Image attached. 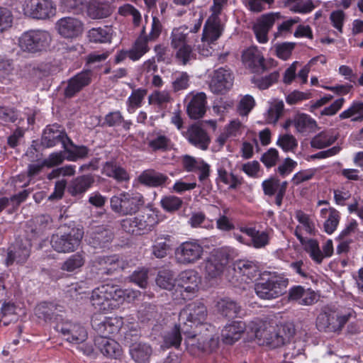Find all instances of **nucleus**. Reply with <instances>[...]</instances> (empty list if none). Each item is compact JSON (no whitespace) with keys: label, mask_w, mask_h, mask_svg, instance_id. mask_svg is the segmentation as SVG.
Listing matches in <instances>:
<instances>
[{"label":"nucleus","mask_w":363,"mask_h":363,"mask_svg":"<svg viewBox=\"0 0 363 363\" xmlns=\"http://www.w3.org/2000/svg\"><path fill=\"white\" fill-rule=\"evenodd\" d=\"M284 6L293 13L307 14L315 7L313 0H286Z\"/></svg>","instance_id":"8fccbe9b"},{"label":"nucleus","mask_w":363,"mask_h":363,"mask_svg":"<svg viewBox=\"0 0 363 363\" xmlns=\"http://www.w3.org/2000/svg\"><path fill=\"white\" fill-rule=\"evenodd\" d=\"M111 4L107 0H89L87 4V14L92 19H101L112 13Z\"/></svg>","instance_id":"f704fd0d"},{"label":"nucleus","mask_w":363,"mask_h":363,"mask_svg":"<svg viewBox=\"0 0 363 363\" xmlns=\"http://www.w3.org/2000/svg\"><path fill=\"white\" fill-rule=\"evenodd\" d=\"M185 335V344L191 352H195L196 350L211 352L217 347L218 342L211 335H198L189 332V330Z\"/></svg>","instance_id":"dca6fc26"},{"label":"nucleus","mask_w":363,"mask_h":363,"mask_svg":"<svg viewBox=\"0 0 363 363\" xmlns=\"http://www.w3.org/2000/svg\"><path fill=\"white\" fill-rule=\"evenodd\" d=\"M114 284L107 283L92 290L89 298L92 306L102 313L111 312L118 308Z\"/></svg>","instance_id":"39448f33"},{"label":"nucleus","mask_w":363,"mask_h":363,"mask_svg":"<svg viewBox=\"0 0 363 363\" xmlns=\"http://www.w3.org/2000/svg\"><path fill=\"white\" fill-rule=\"evenodd\" d=\"M56 12V4L52 0H28L24 7L26 15L38 20L50 19Z\"/></svg>","instance_id":"9d476101"},{"label":"nucleus","mask_w":363,"mask_h":363,"mask_svg":"<svg viewBox=\"0 0 363 363\" xmlns=\"http://www.w3.org/2000/svg\"><path fill=\"white\" fill-rule=\"evenodd\" d=\"M41 143L45 147H52L61 143L64 149L67 147V145H73L65 130L57 124L46 127L42 135Z\"/></svg>","instance_id":"2eb2a0df"},{"label":"nucleus","mask_w":363,"mask_h":363,"mask_svg":"<svg viewBox=\"0 0 363 363\" xmlns=\"http://www.w3.org/2000/svg\"><path fill=\"white\" fill-rule=\"evenodd\" d=\"M216 308L220 314L228 318H236L241 311L240 306L227 298L219 300L216 303Z\"/></svg>","instance_id":"49530a36"},{"label":"nucleus","mask_w":363,"mask_h":363,"mask_svg":"<svg viewBox=\"0 0 363 363\" xmlns=\"http://www.w3.org/2000/svg\"><path fill=\"white\" fill-rule=\"evenodd\" d=\"M356 317V313L352 308H347L337 314L335 320V333H340L345 324L352 318Z\"/></svg>","instance_id":"774afa93"},{"label":"nucleus","mask_w":363,"mask_h":363,"mask_svg":"<svg viewBox=\"0 0 363 363\" xmlns=\"http://www.w3.org/2000/svg\"><path fill=\"white\" fill-rule=\"evenodd\" d=\"M288 182H281L278 178L272 177L262 182V188L265 196L275 197V204L281 207L286 194Z\"/></svg>","instance_id":"6ab92c4d"},{"label":"nucleus","mask_w":363,"mask_h":363,"mask_svg":"<svg viewBox=\"0 0 363 363\" xmlns=\"http://www.w3.org/2000/svg\"><path fill=\"white\" fill-rule=\"evenodd\" d=\"M30 246L28 240H16L9 250L7 265L11 264L13 262L21 264L25 262L30 255Z\"/></svg>","instance_id":"bb28decb"},{"label":"nucleus","mask_w":363,"mask_h":363,"mask_svg":"<svg viewBox=\"0 0 363 363\" xmlns=\"http://www.w3.org/2000/svg\"><path fill=\"white\" fill-rule=\"evenodd\" d=\"M123 324L121 317H97L91 320V325L98 336L96 337L108 338L117 333Z\"/></svg>","instance_id":"ddd939ff"},{"label":"nucleus","mask_w":363,"mask_h":363,"mask_svg":"<svg viewBox=\"0 0 363 363\" xmlns=\"http://www.w3.org/2000/svg\"><path fill=\"white\" fill-rule=\"evenodd\" d=\"M203 16L199 14L197 22L193 28L182 26L174 28L170 35L171 48L175 52V60L180 65H186L196 60V53L194 49L198 40L196 33L201 28Z\"/></svg>","instance_id":"f257e3e1"},{"label":"nucleus","mask_w":363,"mask_h":363,"mask_svg":"<svg viewBox=\"0 0 363 363\" xmlns=\"http://www.w3.org/2000/svg\"><path fill=\"white\" fill-rule=\"evenodd\" d=\"M94 344L104 356L117 359L122 355L121 345L113 339L95 337Z\"/></svg>","instance_id":"473e14b6"},{"label":"nucleus","mask_w":363,"mask_h":363,"mask_svg":"<svg viewBox=\"0 0 363 363\" xmlns=\"http://www.w3.org/2000/svg\"><path fill=\"white\" fill-rule=\"evenodd\" d=\"M91 230L90 235L91 241H90V243H91L94 247H104L106 246V244L113 239V235L112 232L104 227H92Z\"/></svg>","instance_id":"79ce46f5"},{"label":"nucleus","mask_w":363,"mask_h":363,"mask_svg":"<svg viewBox=\"0 0 363 363\" xmlns=\"http://www.w3.org/2000/svg\"><path fill=\"white\" fill-rule=\"evenodd\" d=\"M148 40L146 39L145 27L143 26L139 36L129 49V59L133 61L139 60L150 50Z\"/></svg>","instance_id":"4c0bfd02"},{"label":"nucleus","mask_w":363,"mask_h":363,"mask_svg":"<svg viewBox=\"0 0 363 363\" xmlns=\"http://www.w3.org/2000/svg\"><path fill=\"white\" fill-rule=\"evenodd\" d=\"M83 235L82 229L73 228L67 232L52 235L50 244L54 250L57 252L69 253L78 248Z\"/></svg>","instance_id":"0eeeda50"},{"label":"nucleus","mask_w":363,"mask_h":363,"mask_svg":"<svg viewBox=\"0 0 363 363\" xmlns=\"http://www.w3.org/2000/svg\"><path fill=\"white\" fill-rule=\"evenodd\" d=\"M289 300L301 306H311L317 301L314 291L302 286H294L289 290Z\"/></svg>","instance_id":"a878e982"},{"label":"nucleus","mask_w":363,"mask_h":363,"mask_svg":"<svg viewBox=\"0 0 363 363\" xmlns=\"http://www.w3.org/2000/svg\"><path fill=\"white\" fill-rule=\"evenodd\" d=\"M103 173L118 182H127L130 179L128 172L115 162H106L103 167Z\"/></svg>","instance_id":"37998d69"},{"label":"nucleus","mask_w":363,"mask_h":363,"mask_svg":"<svg viewBox=\"0 0 363 363\" xmlns=\"http://www.w3.org/2000/svg\"><path fill=\"white\" fill-rule=\"evenodd\" d=\"M115 296L118 307L124 301L132 302L138 298L140 292L131 289H122L119 286L114 284Z\"/></svg>","instance_id":"6e6d98bb"},{"label":"nucleus","mask_w":363,"mask_h":363,"mask_svg":"<svg viewBox=\"0 0 363 363\" xmlns=\"http://www.w3.org/2000/svg\"><path fill=\"white\" fill-rule=\"evenodd\" d=\"M206 96L203 92L193 95L186 106L188 116L192 119L202 118L206 111Z\"/></svg>","instance_id":"7c9ffc66"},{"label":"nucleus","mask_w":363,"mask_h":363,"mask_svg":"<svg viewBox=\"0 0 363 363\" xmlns=\"http://www.w3.org/2000/svg\"><path fill=\"white\" fill-rule=\"evenodd\" d=\"M159 316L156 306L152 304H143L138 311V319L143 323H153Z\"/></svg>","instance_id":"bf43d9fd"},{"label":"nucleus","mask_w":363,"mask_h":363,"mask_svg":"<svg viewBox=\"0 0 363 363\" xmlns=\"http://www.w3.org/2000/svg\"><path fill=\"white\" fill-rule=\"evenodd\" d=\"M183 333L184 335L188 333V328L184 326L183 324L178 323L169 332H167L164 336V344L167 347H174L178 348L180 346L182 342V335Z\"/></svg>","instance_id":"c03bdc74"},{"label":"nucleus","mask_w":363,"mask_h":363,"mask_svg":"<svg viewBox=\"0 0 363 363\" xmlns=\"http://www.w3.org/2000/svg\"><path fill=\"white\" fill-rule=\"evenodd\" d=\"M335 138L328 132H321L313 137L311 141L313 147L322 149L332 145Z\"/></svg>","instance_id":"0e129e2a"},{"label":"nucleus","mask_w":363,"mask_h":363,"mask_svg":"<svg viewBox=\"0 0 363 363\" xmlns=\"http://www.w3.org/2000/svg\"><path fill=\"white\" fill-rule=\"evenodd\" d=\"M152 350L145 343H133L130 347V354L133 360L138 363H143L149 360Z\"/></svg>","instance_id":"de8ad7c7"},{"label":"nucleus","mask_w":363,"mask_h":363,"mask_svg":"<svg viewBox=\"0 0 363 363\" xmlns=\"http://www.w3.org/2000/svg\"><path fill=\"white\" fill-rule=\"evenodd\" d=\"M182 134L188 142L195 147L201 150H206L208 148L211 143L210 137L200 125H191Z\"/></svg>","instance_id":"4be33fe9"},{"label":"nucleus","mask_w":363,"mask_h":363,"mask_svg":"<svg viewBox=\"0 0 363 363\" xmlns=\"http://www.w3.org/2000/svg\"><path fill=\"white\" fill-rule=\"evenodd\" d=\"M55 29L62 38L72 39L82 34L84 24L77 18L63 17L57 21Z\"/></svg>","instance_id":"a211bd4d"},{"label":"nucleus","mask_w":363,"mask_h":363,"mask_svg":"<svg viewBox=\"0 0 363 363\" xmlns=\"http://www.w3.org/2000/svg\"><path fill=\"white\" fill-rule=\"evenodd\" d=\"M177 287L181 298L190 299L197 292L201 283V277L198 272L194 269H186L182 272L177 279Z\"/></svg>","instance_id":"f8f14e48"},{"label":"nucleus","mask_w":363,"mask_h":363,"mask_svg":"<svg viewBox=\"0 0 363 363\" xmlns=\"http://www.w3.org/2000/svg\"><path fill=\"white\" fill-rule=\"evenodd\" d=\"M341 120L351 118L352 121L363 120V102L354 101L350 106L339 115Z\"/></svg>","instance_id":"864d4df0"},{"label":"nucleus","mask_w":363,"mask_h":363,"mask_svg":"<svg viewBox=\"0 0 363 363\" xmlns=\"http://www.w3.org/2000/svg\"><path fill=\"white\" fill-rule=\"evenodd\" d=\"M112 33L113 30L110 26L93 28L88 31L87 37L89 40L92 43H110L112 38Z\"/></svg>","instance_id":"09e8293b"},{"label":"nucleus","mask_w":363,"mask_h":363,"mask_svg":"<svg viewBox=\"0 0 363 363\" xmlns=\"http://www.w3.org/2000/svg\"><path fill=\"white\" fill-rule=\"evenodd\" d=\"M94 182L91 174L79 176L71 181L67 191L72 196H81L91 188Z\"/></svg>","instance_id":"c9c22d12"},{"label":"nucleus","mask_w":363,"mask_h":363,"mask_svg":"<svg viewBox=\"0 0 363 363\" xmlns=\"http://www.w3.org/2000/svg\"><path fill=\"white\" fill-rule=\"evenodd\" d=\"M65 340L72 344L84 342L88 337L86 329L80 323L68 320H60L55 326Z\"/></svg>","instance_id":"9b49d317"},{"label":"nucleus","mask_w":363,"mask_h":363,"mask_svg":"<svg viewBox=\"0 0 363 363\" xmlns=\"http://www.w3.org/2000/svg\"><path fill=\"white\" fill-rule=\"evenodd\" d=\"M320 250L317 240L310 239L306 245V252L317 264L322 263L324 258L330 257L333 254V245L331 240H328Z\"/></svg>","instance_id":"b1692460"},{"label":"nucleus","mask_w":363,"mask_h":363,"mask_svg":"<svg viewBox=\"0 0 363 363\" xmlns=\"http://www.w3.org/2000/svg\"><path fill=\"white\" fill-rule=\"evenodd\" d=\"M227 263L228 256L224 252L219 250L213 252L205 262V277L213 279L220 277Z\"/></svg>","instance_id":"f3484780"},{"label":"nucleus","mask_w":363,"mask_h":363,"mask_svg":"<svg viewBox=\"0 0 363 363\" xmlns=\"http://www.w3.org/2000/svg\"><path fill=\"white\" fill-rule=\"evenodd\" d=\"M284 104L282 101L274 100L269 104L265 113V120L268 123L275 124L283 115Z\"/></svg>","instance_id":"5fc2aeb1"},{"label":"nucleus","mask_w":363,"mask_h":363,"mask_svg":"<svg viewBox=\"0 0 363 363\" xmlns=\"http://www.w3.org/2000/svg\"><path fill=\"white\" fill-rule=\"evenodd\" d=\"M321 218L325 220L324 222V229L328 234H332L339 224L340 219V212L333 207L323 208L320 212Z\"/></svg>","instance_id":"58836bf2"},{"label":"nucleus","mask_w":363,"mask_h":363,"mask_svg":"<svg viewBox=\"0 0 363 363\" xmlns=\"http://www.w3.org/2000/svg\"><path fill=\"white\" fill-rule=\"evenodd\" d=\"M146 94L147 90L143 88L133 90L127 100L128 112L133 113L137 108L140 107Z\"/></svg>","instance_id":"052dcab7"},{"label":"nucleus","mask_w":363,"mask_h":363,"mask_svg":"<svg viewBox=\"0 0 363 363\" xmlns=\"http://www.w3.org/2000/svg\"><path fill=\"white\" fill-rule=\"evenodd\" d=\"M183 203L181 198L174 195H168L162 197L160 200V204L162 208L169 213L178 211Z\"/></svg>","instance_id":"680f3d73"},{"label":"nucleus","mask_w":363,"mask_h":363,"mask_svg":"<svg viewBox=\"0 0 363 363\" xmlns=\"http://www.w3.org/2000/svg\"><path fill=\"white\" fill-rule=\"evenodd\" d=\"M138 228L140 230L141 235L151 231L157 225L158 219L154 213H145L135 217Z\"/></svg>","instance_id":"603ef678"},{"label":"nucleus","mask_w":363,"mask_h":363,"mask_svg":"<svg viewBox=\"0 0 363 363\" xmlns=\"http://www.w3.org/2000/svg\"><path fill=\"white\" fill-rule=\"evenodd\" d=\"M207 309L201 302H193L186 306L179 313L180 324L188 328L202 324L206 319Z\"/></svg>","instance_id":"1a4fd4ad"},{"label":"nucleus","mask_w":363,"mask_h":363,"mask_svg":"<svg viewBox=\"0 0 363 363\" xmlns=\"http://www.w3.org/2000/svg\"><path fill=\"white\" fill-rule=\"evenodd\" d=\"M138 182L145 186L150 187H158L166 184L169 177L161 172L152 169L144 170L138 178Z\"/></svg>","instance_id":"e433bc0d"},{"label":"nucleus","mask_w":363,"mask_h":363,"mask_svg":"<svg viewBox=\"0 0 363 363\" xmlns=\"http://www.w3.org/2000/svg\"><path fill=\"white\" fill-rule=\"evenodd\" d=\"M91 72L89 70L82 71L67 81L65 89V96L72 98L91 83Z\"/></svg>","instance_id":"393cba45"},{"label":"nucleus","mask_w":363,"mask_h":363,"mask_svg":"<svg viewBox=\"0 0 363 363\" xmlns=\"http://www.w3.org/2000/svg\"><path fill=\"white\" fill-rule=\"evenodd\" d=\"M85 262V257L83 253L77 252L69 256L62 264L61 269L72 272L82 267Z\"/></svg>","instance_id":"13d9d810"},{"label":"nucleus","mask_w":363,"mask_h":363,"mask_svg":"<svg viewBox=\"0 0 363 363\" xmlns=\"http://www.w3.org/2000/svg\"><path fill=\"white\" fill-rule=\"evenodd\" d=\"M57 306L52 302L43 301L38 303L35 308V315L45 321L51 320L55 318L57 311Z\"/></svg>","instance_id":"3c124183"},{"label":"nucleus","mask_w":363,"mask_h":363,"mask_svg":"<svg viewBox=\"0 0 363 363\" xmlns=\"http://www.w3.org/2000/svg\"><path fill=\"white\" fill-rule=\"evenodd\" d=\"M243 64L252 72H263L266 67L262 52L256 47L251 46L245 50L242 55Z\"/></svg>","instance_id":"412c9836"},{"label":"nucleus","mask_w":363,"mask_h":363,"mask_svg":"<svg viewBox=\"0 0 363 363\" xmlns=\"http://www.w3.org/2000/svg\"><path fill=\"white\" fill-rule=\"evenodd\" d=\"M171 237L168 235H158L151 247L152 255L156 258L162 259L167 255L171 249Z\"/></svg>","instance_id":"a18cd8bd"},{"label":"nucleus","mask_w":363,"mask_h":363,"mask_svg":"<svg viewBox=\"0 0 363 363\" xmlns=\"http://www.w3.org/2000/svg\"><path fill=\"white\" fill-rule=\"evenodd\" d=\"M235 272L241 276L246 277L245 281L252 280L259 274L257 263L247 259H241L236 262L234 266Z\"/></svg>","instance_id":"a19ab883"},{"label":"nucleus","mask_w":363,"mask_h":363,"mask_svg":"<svg viewBox=\"0 0 363 363\" xmlns=\"http://www.w3.org/2000/svg\"><path fill=\"white\" fill-rule=\"evenodd\" d=\"M280 17L279 13H269L259 17L253 26L257 40L259 43L268 42V33L273 27L276 20Z\"/></svg>","instance_id":"aec40b11"},{"label":"nucleus","mask_w":363,"mask_h":363,"mask_svg":"<svg viewBox=\"0 0 363 363\" xmlns=\"http://www.w3.org/2000/svg\"><path fill=\"white\" fill-rule=\"evenodd\" d=\"M223 30L219 16L211 14L207 19L203 30L202 38L215 43Z\"/></svg>","instance_id":"2f4dec72"},{"label":"nucleus","mask_w":363,"mask_h":363,"mask_svg":"<svg viewBox=\"0 0 363 363\" xmlns=\"http://www.w3.org/2000/svg\"><path fill=\"white\" fill-rule=\"evenodd\" d=\"M147 145L153 152H166L173 146L171 139L162 130H154L149 133Z\"/></svg>","instance_id":"cd10ccee"},{"label":"nucleus","mask_w":363,"mask_h":363,"mask_svg":"<svg viewBox=\"0 0 363 363\" xmlns=\"http://www.w3.org/2000/svg\"><path fill=\"white\" fill-rule=\"evenodd\" d=\"M94 264L99 271V273L106 275L111 274L114 271L122 267L121 261L117 255L98 256L95 259Z\"/></svg>","instance_id":"c756f323"},{"label":"nucleus","mask_w":363,"mask_h":363,"mask_svg":"<svg viewBox=\"0 0 363 363\" xmlns=\"http://www.w3.org/2000/svg\"><path fill=\"white\" fill-rule=\"evenodd\" d=\"M51 42L50 34L43 30H30L22 33L18 45L24 51L36 53L45 50Z\"/></svg>","instance_id":"423d86ee"},{"label":"nucleus","mask_w":363,"mask_h":363,"mask_svg":"<svg viewBox=\"0 0 363 363\" xmlns=\"http://www.w3.org/2000/svg\"><path fill=\"white\" fill-rule=\"evenodd\" d=\"M293 125L298 133L306 134L314 131L317 127L316 121L309 115L298 113L291 120Z\"/></svg>","instance_id":"ea45409f"},{"label":"nucleus","mask_w":363,"mask_h":363,"mask_svg":"<svg viewBox=\"0 0 363 363\" xmlns=\"http://www.w3.org/2000/svg\"><path fill=\"white\" fill-rule=\"evenodd\" d=\"M65 152L68 154L66 160L68 161H77L78 159L84 158L88 155L89 150L86 147L67 145V147L65 148Z\"/></svg>","instance_id":"338daca9"},{"label":"nucleus","mask_w":363,"mask_h":363,"mask_svg":"<svg viewBox=\"0 0 363 363\" xmlns=\"http://www.w3.org/2000/svg\"><path fill=\"white\" fill-rule=\"evenodd\" d=\"M246 329L245 323L241 320L233 321L227 324L221 332L223 342L228 345H233L240 339Z\"/></svg>","instance_id":"c85d7f7f"},{"label":"nucleus","mask_w":363,"mask_h":363,"mask_svg":"<svg viewBox=\"0 0 363 363\" xmlns=\"http://www.w3.org/2000/svg\"><path fill=\"white\" fill-rule=\"evenodd\" d=\"M145 204V199L143 195L134 191H123L110 199L111 209L120 216L135 215Z\"/></svg>","instance_id":"7ed1b4c3"},{"label":"nucleus","mask_w":363,"mask_h":363,"mask_svg":"<svg viewBox=\"0 0 363 363\" xmlns=\"http://www.w3.org/2000/svg\"><path fill=\"white\" fill-rule=\"evenodd\" d=\"M247 328L254 333L259 345L272 348L288 343L295 335V328L291 323L274 326L267 320L257 318L250 321Z\"/></svg>","instance_id":"f03ea898"},{"label":"nucleus","mask_w":363,"mask_h":363,"mask_svg":"<svg viewBox=\"0 0 363 363\" xmlns=\"http://www.w3.org/2000/svg\"><path fill=\"white\" fill-rule=\"evenodd\" d=\"M181 162L186 172H199V179L201 182L206 180L209 177L210 166L203 159L184 155L181 157Z\"/></svg>","instance_id":"5701e85b"},{"label":"nucleus","mask_w":363,"mask_h":363,"mask_svg":"<svg viewBox=\"0 0 363 363\" xmlns=\"http://www.w3.org/2000/svg\"><path fill=\"white\" fill-rule=\"evenodd\" d=\"M233 81L234 77L230 70L220 67L213 72L209 88L214 94H224L233 87Z\"/></svg>","instance_id":"4468645a"},{"label":"nucleus","mask_w":363,"mask_h":363,"mask_svg":"<svg viewBox=\"0 0 363 363\" xmlns=\"http://www.w3.org/2000/svg\"><path fill=\"white\" fill-rule=\"evenodd\" d=\"M239 230L250 238L249 246L260 249L267 246L269 242V236L266 231H259L255 228L247 226H241Z\"/></svg>","instance_id":"72a5a7b5"},{"label":"nucleus","mask_w":363,"mask_h":363,"mask_svg":"<svg viewBox=\"0 0 363 363\" xmlns=\"http://www.w3.org/2000/svg\"><path fill=\"white\" fill-rule=\"evenodd\" d=\"M316 327L319 331L335 333L334 317L326 312L320 313L316 318Z\"/></svg>","instance_id":"4d7b16f0"},{"label":"nucleus","mask_w":363,"mask_h":363,"mask_svg":"<svg viewBox=\"0 0 363 363\" xmlns=\"http://www.w3.org/2000/svg\"><path fill=\"white\" fill-rule=\"evenodd\" d=\"M175 279L172 272L169 270L160 271L156 278V284L162 289L171 290L174 286Z\"/></svg>","instance_id":"e2e57ef3"},{"label":"nucleus","mask_w":363,"mask_h":363,"mask_svg":"<svg viewBox=\"0 0 363 363\" xmlns=\"http://www.w3.org/2000/svg\"><path fill=\"white\" fill-rule=\"evenodd\" d=\"M204 249L198 240H190L182 242L176 247L174 257L177 263L189 266L202 259Z\"/></svg>","instance_id":"6e6552de"},{"label":"nucleus","mask_w":363,"mask_h":363,"mask_svg":"<svg viewBox=\"0 0 363 363\" xmlns=\"http://www.w3.org/2000/svg\"><path fill=\"white\" fill-rule=\"evenodd\" d=\"M289 279L279 274H270L267 279L262 278L255 284L256 295L263 300L277 298L286 292Z\"/></svg>","instance_id":"20e7f679"},{"label":"nucleus","mask_w":363,"mask_h":363,"mask_svg":"<svg viewBox=\"0 0 363 363\" xmlns=\"http://www.w3.org/2000/svg\"><path fill=\"white\" fill-rule=\"evenodd\" d=\"M118 14L123 16H132L133 23L135 27L139 26L142 20L140 13L133 6L129 4H125L121 6L118 10Z\"/></svg>","instance_id":"69168bd1"}]
</instances>
